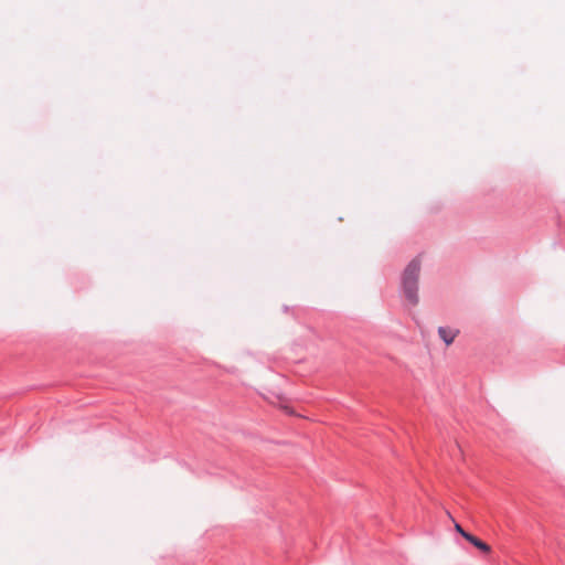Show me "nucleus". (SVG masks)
I'll return each instance as SVG.
<instances>
[{
	"label": "nucleus",
	"instance_id": "1",
	"mask_svg": "<svg viewBox=\"0 0 565 565\" xmlns=\"http://www.w3.org/2000/svg\"><path fill=\"white\" fill-rule=\"evenodd\" d=\"M420 267L419 258H414L409 262L403 273V292L405 298L413 306L418 303V278L420 274Z\"/></svg>",
	"mask_w": 565,
	"mask_h": 565
},
{
	"label": "nucleus",
	"instance_id": "2",
	"mask_svg": "<svg viewBox=\"0 0 565 565\" xmlns=\"http://www.w3.org/2000/svg\"><path fill=\"white\" fill-rule=\"evenodd\" d=\"M459 331L457 329L448 328V327H439L438 334L441 340L446 343V345H450L455 338L458 335Z\"/></svg>",
	"mask_w": 565,
	"mask_h": 565
},
{
	"label": "nucleus",
	"instance_id": "3",
	"mask_svg": "<svg viewBox=\"0 0 565 565\" xmlns=\"http://www.w3.org/2000/svg\"><path fill=\"white\" fill-rule=\"evenodd\" d=\"M467 541L484 553H490L491 551V547L487 543L482 542L480 539L472 534L467 536Z\"/></svg>",
	"mask_w": 565,
	"mask_h": 565
},
{
	"label": "nucleus",
	"instance_id": "4",
	"mask_svg": "<svg viewBox=\"0 0 565 565\" xmlns=\"http://www.w3.org/2000/svg\"><path fill=\"white\" fill-rule=\"evenodd\" d=\"M455 530L467 540V536L470 535V533L466 532L459 523H455Z\"/></svg>",
	"mask_w": 565,
	"mask_h": 565
}]
</instances>
